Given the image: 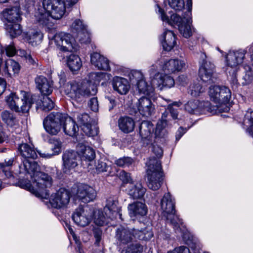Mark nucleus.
I'll return each mask as SVG.
<instances>
[{
  "instance_id": "obj_10",
  "label": "nucleus",
  "mask_w": 253,
  "mask_h": 253,
  "mask_svg": "<svg viewBox=\"0 0 253 253\" xmlns=\"http://www.w3.org/2000/svg\"><path fill=\"white\" fill-rule=\"evenodd\" d=\"M247 51L245 49H240L236 51H230L226 55V64L228 67L233 68L231 80L233 86L237 87L238 81L236 79V74L237 71V67L242 64L245 58Z\"/></svg>"
},
{
  "instance_id": "obj_35",
  "label": "nucleus",
  "mask_w": 253,
  "mask_h": 253,
  "mask_svg": "<svg viewBox=\"0 0 253 253\" xmlns=\"http://www.w3.org/2000/svg\"><path fill=\"white\" fill-rule=\"evenodd\" d=\"M20 7L16 6L4 9L2 15L3 17L9 22H14L21 20Z\"/></svg>"
},
{
  "instance_id": "obj_40",
  "label": "nucleus",
  "mask_w": 253,
  "mask_h": 253,
  "mask_svg": "<svg viewBox=\"0 0 253 253\" xmlns=\"http://www.w3.org/2000/svg\"><path fill=\"white\" fill-rule=\"evenodd\" d=\"M42 34L39 30H33L25 34L24 39L32 46L39 44L42 39Z\"/></svg>"
},
{
  "instance_id": "obj_48",
  "label": "nucleus",
  "mask_w": 253,
  "mask_h": 253,
  "mask_svg": "<svg viewBox=\"0 0 253 253\" xmlns=\"http://www.w3.org/2000/svg\"><path fill=\"white\" fill-rule=\"evenodd\" d=\"M13 162L14 159L10 158L5 160L3 163H0V171H2L7 177H10L12 175L10 169Z\"/></svg>"
},
{
  "instance_id": "obj_54",
  "label": "nucleus",
  "mask_w": 253,
  "mask_h": 253,
  "mask_svg": "<svg viewBox=\"0 0 253 253\" xmlns=\"http://www.w3.org/2000/svg\"><path fill=\"white\" fill-rule=\"evenodd\" d=\"M143 250V246L138 243H135L124 249L121 253H142Z\"/></svg>"
},
{
  "instance_id": "obj_45",
  "label": "nucleus",
  "mask_w": 253,
  "mask_h": 253,
  "mask_svg": "<svg viewBox=\"0 0 253 253\" xmlns=\"http://www.w3.org/2000/svg\"><path fill=\"white\" fill-rule=\"evenodd\" d=\"M191 22V17L189 16L185 19V22L178 27L180 34L185 38H188L192 35Z\"/></svg>"
},
{
  "instance_id": "obj_21",
  "label": "nucleus",
  "mask_w": 253,
  "mask_h": 253,
  "mask_svg": "<svg viewBox=\"0 0 253 253\" xmlns=\"http://www.w3.org/2000/svg\"><path fill=\"white\" fill-rule=\"evenodd\" d=\"M132 77L137 81L135 95L143 94L150 96L153 92V88L147 84L144 80L141 72L137 71H134L132 73Z\"/></svg>"
},
{
  "instance_id": "obj_60",
  "label": "nucleus",
  "mask_w": 253,
  "mask_h": 253,
  "mask_svg": "<svg viewBox=\"0 0 253 253\" xmlns=\"http://www.w3.org/2000/svg\"><path fill=\"white\" fill-rule=\"evenodd\" d=\"M119 176L124 183H132V179L130 174L124 170H122L119 174Z\"/></svg>"
},
{
  "instance_id": "obj_24",
  "label": "nucleus",
  "mask_w": 253,
  "mask_h": 253,
  "mask_svg": "<svg viewBox=\"0 0 253 253\" xmlns=\"http://www.w3.org/2000/svg\"><path fill=\"white\" fill-rule=\"evenodd\" d=\"M158 63L153 64L150 68L149 74L151 86L153 89L157 87L161 90L163 89V75L159 72L160 69L158 67Z\"/></svg>"
},
{
  "instance_id": "obj_63",
  "label": "nucleus",
  "mask_w": 253,
  "mask_h": 253,
  "mask_svg": "<svg viewBox=\"0 0 253 253\" xmlns=\"http://www.w3.org/2000/svg\"><path fill=\"white\" fill-rule=\"evenodd\" d=\"M245 75L244 76V79L247 83H251L253 80V71L252 70L250 67H246Z\"/></svg>"
},
{
  "instance_id": "obj_5",
  "label": "nucleus",
  "mask_w": 253,
  "mask_h": 253,
  "mask_svg": "<svg viewBox=\"0 0 253 253\" xmlns=\"http://www.w3.org/2000/svg\"><path fill=\"white\" fill-rule=\"evenodd\" d=\"M38 96L35 94L31 95L29 92L20 91L19 94L11 93L5 97V101L8 107L12 111L18 113H25L29 111L34 100Z\"/></svg>"
},
{
  "instance_id": "obj_20",
  "label": "nucleus",
  "mask_w": 253,
  "mask_h": 253,
  "mask_svg": "<svg viewBox=\"0 0 253 253\" xmlns=\"http://www.w3.org/2000/svg\"><path fill=\"white\" fill-rule=\"evenodd\" d=\"M92 211L88 208L79 207L72 214V219L74 222L79 226L84 227L90 222L91 214Z\"/></svg>"
},
{
  "instance_id": "obj_56",
  "label": "nucleus",
  "mask_w": 253,
  "mask_h": 253,
  "mask_svg": "<svg viewBox=\"0 0 253 253\" xmlns=\"http://www.w3.org/2000/svg\"><path fill=\"white\" fill-rule=\"evenodd\" d=\"M169 6L176 11H180L184 8V0H168Z\"/></svg>"
},
{
  "instance_id": "obj_33",
  "label": "nucleus",
  "mask_w": 253,
  "mask_h": 253,
  "mask_svg": "<svg viewBox=\"0 0 253 253\" xmlns=\"http://www.w3.org/2000/svg\"><path fill=\"white\" fill-rule=\"evenodd\" d=\"M104 211L108 217L112 219L119 212L120 208L118 206V201L110 198L107 200L106 206L103 209Z\"/></svg>"
},
{
  "instance_id": "obj_25",
  "label": "nucleus",
  "mask_w": 253,
  "mask_h": 253,
  "mask_svg": "<svg viewBox=\"0 0 253 253\" xmlns=\"http://www.w3.org/2000/svg\"><path fill=\"white\" fill-rule=\"evenodd\" d=\"M128 214L131 218L144 216L147 213V208L145 204L141 202H135L128 205Z\"/></svg>"
},
{
  "instance_id": "obj_31",
  "label": "nucleus",
  "mask_w": 253,
  "mask_h": 253,
  "mask_svg": "<svg viewBox=\"0 0 253 253\" xmlns=\"http://www.w3.org/2000/svg\"><path fill=\"white\" fill-rule=\"evenodd\" d=\"M90 60L91 64L99 70H110L109 60L97 52L91 54Z\"/></svg>"
},
{
  "instance_id": "obj_17",
  "label": "nucleus",
  "mask_w": 253,
  "mask_h": 253,
  "mask_svg": "<svg viewBox=\"0 0 253 253\" xmlns=\"http://www.w3.org/2000/svg\"><path fill=\"white\" fill-rule=\"evenodd\" d=\"M156 63L159 64L158 67L167 74L180 71L185 66L184 61L177 59H171L168 61L162 59Z\"/></svg>"
},
{
  "instance_id": "obj_38",
  "label": "nucleus",
  "mask_w": 253,
  "mask_h": 253,
  "mask_svg": "<svg viewBox=\"0 0 253 253\" xmlns=\"http://www.w3.org/2000/svg\"><path fill=\"white\" fill-rule=\"evenodd\" d=\"M36 95L37 96V95ZM37 96V99L34 100V103H36L37 109H41L46 112L52 110L54 108V103L50 98L47 96H44L42 99H40V97L38 95Z\"/></svg>"
},
{
  "instance_id": "obj_52",
  "label": "nucleus",
  "mask_w": 253,
  "mask_h": 253,
  "mask_svg": "<svg viewBox=\"0 0 253 253\" xmlns=\"http://www.w3.org/2000/svg\"><path fill=\"white\" fill-rule=\"evenodd\" d=\"M2 120L9 126H13L15 124L16 118L12 113L9 111H4L1 113Z\"/></svg>"
},
{
  "instance_id": "obj_47",
  "label": "nucleus",
  "mask_w": 253,
  "mask_h": 253,
  "mask_svg": "<svg viewBox=\"0 0 253 253\" xmlns=\"http://www.w3.org/2000/svg\"><path fill=\"white\" fill-rule=\"evenodd\" d=\"M243 125L248 133L253 135V111L249 109L245 115Z\"/></svg>"
},
{
  "instance_id": "obj_23",
  "label": "nucleus",
  "mask_w": 253,
  "mask_h": 253,
  "mask_svg": "<svg viewBox=\"0 0 253 253\" xmlns=\"http://www.w3.org/2000/svg\"><path fill=\"white\" fill-rule=\"evenodd\" d=\"M18 150L20 155L24 158L21 164H23L25 161H34L32 159L35 160L38 157L37 151L32 144L22 143L19 144Z\"/></svg>"
},
{
  "instance_id": "obj_50",
  "label": "nucleus",
  "mask_w": 253,
  "mask_h": 253,
  "mask_svg": "<svg viewBox=\"0 0 253 253\" xmlns=\"http://www.w3.org/2000/svg\"><path fill=\"white\" fill-rule=\"evenodd\" d=\"M6 30L12 38L16 37L22 33L20 25L17 23L8 24L6 26Z\"/></svg>"
},
{
  "instance_id": "obj_55",
  "label": "nucleus",
  "mask_w": 253,
  "mask_h": 253,
  "mask_svg": "<svg viewBox=\"0 0 253 253\" xmlns=\"http://www.w3.org/2000/svg\"><path fill=\"white\" fill-rule=\"evenodd\" d=\"M134 162L133 160L129 157H124L116 160L115 164L118 167L122 168L128 167Z\"/></svg>"
},
{
  "instance_id": "obj_19",
  "label": "nucleus",
  "mask_w": 253,
  "mask_h": 253,
  "mask_svg": "<svg viewBox=\"0 0 253 253\" xmlns=\"http://www.w3.org/2000/svg\"><path fill=\"white\" fill-rule=\"evenodd\" d=\"M62 170L65 173H69L78 166L79 156L77 152L73 150L64 152L62 155Z\"/></svg>"
},
{
  "instance_id": "obj_12",
  "label": "nucleus",
  "mask_w": 253,
  "mask_h": 253,
  "mask_svg": "<svg viewBox=\"0 0 253 253\" xmlns=\"http://www.w3.org/2000/svg\"><path fill=\"white\" fill-rule=\"evenodd\" d=\"M199 64V76L201 80L208 84L214 83L216 80L213 75L214 65L207 61L205 53H200Z\"/></svg>"
},
{
  "instance_id": "obj_1",
  "label": "nucleus",
  "mask_w": 253,
  "mask_h": 253,
  "mask_svg": "<svg viewBox=\"0 0 253 253\" xmlns=\"http://www.w3.org/2000/svg\"><path fill=\"white\" fill-rule=\"evenodd\" d=\"M19 173L30 176L32 184L26 181L20 182V186L34 194L37 197L46 199L49 196L48 189L52 185L53 180L48 174L42 172L35 161H25L19 166Z\"/></svg>"
},
{
  "instance_id": "obj_37",
  "label": "nucleus",
  "mask_w": 253,
  "mask_h": 253,
  "mask_svg": "<svg viewBox=\"0 0 253 253\" xmlns=\"http://www.w3.org/2000/svg\"><path fill=\"white\" fill-rule=\"evenodd\" d=\"M65 121H64L62 129L65 133L69 136H74L78 131L79 128L76 121L65 115Z\"/></svg>"
},
{
  "instance_id": "obj_39",
  "label": "nucleus",
  "mask_w": 253,
  "mask_h": 253,
  "mask_svg": "<svg viewBox=\"0 0 253 253\" xmlns=\"http://www.w3.org/2000/svg\"><path fill=\"white\" fill-rule=\"evenodd\" d=\"M118 123L120 129L125 133L130 132L134 128V121L130 117H122L119 120Z\"/></svg>"
},
{
  "instance_id": "obj_3",
  "label": "nucleus",
  "mask_w": 253,
  "mask_h": 253,
  "mask_svg": "<svg viewBox=\"0 0 253 253\" xmlns=\"http://www.w3.org/2000/svg\"><path fill=\"white\" fill-rule=\"evenodd\" d=\"M43 6L46 11L37 12L35 16L41 24L51 29L56 20L61 19L65 13L64 0H43Z\"/></svg>"
},
{
  "instance_id": "obj_51",
  "label": "nucleus",
  "mask_w": 253,
  "mask_h": 253,
  "mask_svg": "<svg viewBox=\"0 0 253 253\" xmlns=\"http://www.w3.org/2000/svg\"><path fill=\"white\" fill-rule=\"evenodd\" d=\"M205 89L198 82H194L190 84L188 89V92L192 96L196 97L204 91Z\"/></svg>"
},
{
  "instance_id": "obj_16",
  "label": "nucleus",
  "mask_w": 253,
  "mask_h": 253,
  "mask_svg": "<svg viewBox=\"0 0 253 253\" xmlns=\"http://www.w3.org/2000/svg\"><path fill=\"white\" fill-rule=\"evenodd\" d=\"M72 193L77 199L85 203L92 201L96 196V191L92 187L83 184L79 185Z\"/></svg>"
},
{
  "instance_id": "obj_42",
  "label": "nucleus",
  "mask_w": 253,
  "mask_h": 253,
  "mask_svg": "<svg viewBox=\"0 0 253 253\" xmlns=\"http://www.w3.org/2000/svg\"><path fill=\"white\" fill-rule=\"evenodd\" d=\"M67 65L72 71H78L82 66V62L80 57L75 54H71L68 57Z\"/></svg>"
},
{
  "instance_id": "obj_59",
  "label": "nucleus",
  "mask_w": 253,
  "mask_h": 253,
  "mask_svg": "<svg viewBox=\"0 0 253 253\" xmlns=\"http://www.w3.org/2000/svg\"><path fill=\"white\" fill-rule=\"evenodd\" d=\"M108 167V166L105 162L101 160H98L95 165V169L98 172L107 171Z\"/></svg>"
},
{
  "instance_id": "obj_2",
  "label": "nucleus",
  "mask_w": 253,
  "mask_h": 253,
  "mask_svg": "<svg viewBox=\"0 0 253 253\" xmlns=\"http://www.w3.org/2000/svg\"><path fill=\"white\" fill-rule=\"evenodd\" d=\"M104 77V74L102 72L91 73L88 75L87 80L81 83L72 81L67 83L64 86V92L72 100L73 104L75 102L82 104L87 98L96 93V84Z\"/></svg>"
},
{
  "instance_id": "obj_28",
  "label": "nucleus",
  "mask_w": 253,
  "mask_h": 253,
  "mask_svg": "<svg viewBox=\"0 0 253 253\" xmlns=\"http://www.w3.org/2000/svg\"><path fill=\"white\" fill-rule=\"evenodd\" d=\"M112 85L114 90L121 95L126 94L130 88L127 80L119 77H115L113 79Z\"/></svg>"
},
{
  "instance_id": "obj_22",
  "label": "nucleus",
  "mask_w": 253,
  "mask_h": 253,
  "mask_svg": "<svg viewBox=\"0 0 253 253\" xmlns=\"http://www.w3.org/2000/svg\"><path fill=\"white\" fill-rule=\"evenodd\" d=\"M138 111L143 116L149 117L152 115L155 110V106L150 99L147 97L140 98L136 103Z\"/></svg>"
},
{
  "instance_id": "obj_41",
  "label": "nucleus",
  "mask_w": 253,
  "mask_h": 253,
  "mask_svg": "<svg viewBox=\"0 0 253 253\" xmlns=\"http://www.w3.org/2000/svg\"><path fill=\"white\" fill-rule=\"evenodd\" d=\"M92 213L93 222L98 226H101L107 224L110 219L112 220L111 217H108L107 215L105 214L104 210H96L92 211Z\"/></svg>"
},
{
  "instance_id": "obj_18",
  "label": "nucleus",
  "mask_w": 253,
  "mask_h": 253,
  "mask_svg": "<svg viewBox=\"0 0 253 253\" xmlns=\"http://www.w3.org/2000/svg\"><path fill=\"white\" fill-rule=\"evenodd\" d=\"M154 126L149 121H143L139 126V134L141 137L143 145L148 146L153 143L155 139V133L154 134Z\"/></svg>"
},
{
  "instance_id": "obj_43",
  "label": "nucleus",
  "mask_w": 253,
  "mask_h": 253,
  "mask_svg": "<svg viewBox=\"0 0 253 253\" xmlns=\"http://www.w3.org/2000/svg\"><path fill=\"white\" fill-rule=\"evenodd\" d=\"M81 126L83 131L88 136L93 137L98 134V127L94 121L87 122Z\"/></svg>"
},
{
  "instance_id": "obj_15",
  "label": "nucleus",
  "mask_w": 253,
  "mask_h": 253,
  "mask_svg": "<svg viewBox=\"0 0 253 253\" xmlns=\"http://www.w3.org/2000/svg\"><path fill=\"white\" fill-rule=\"evenodd\" d=\"M71 32L82 43L90 42V35L87 25L80 19H75L70 26Z\"/></svg>"
},
{
  "instance_id": "obj_27",
  "label": "nucleus",
  "mask_w": 253,
  "mask_h": 253,
  "mask_svg": "<svg viewBox=\"0 0 253 253\" xmlns=\"http://www.w3.org/2000/svg\"><path fill=\"white\" fill-rule=\"evenodd\" d=\"M146 191V189L139 182L135 183H129L126 189V192L128 195L133 200L142 199Z\"/></svg>"
},
{
  "instance_id": "obj_44",
  "label": "nucleus",
  "mask_w": 253,
  "mask_h": 253,
  "mask_svg": "<svg viewBox=\"0 0 253 253\" xmlns=\"http://www.w3.org/2000/svg\"><path fill=\"white\" fill-rule=\"evenodd\" d=\"M20 69L19 63L11 59H8L5 61L4 71L8 75H11L18 74Z\"/></svg>"
},
{
  "instance_id": "obj_11",
  "label": "nucleus",
  "mask_w": 253,
  "mask_h": 253,
  "mask_svg": "<svg viewBox=\"0 0 253 253\" xmlns=\"http://www.w3.org/2000/svg\"><path fill=\"white\" fill-rule=\"evenodd\" d=\"M58 49L64 52H72L78 49L76 41L70 34L61 32L56 34L52 38Z\"/></svg>"
},
{
  "instance_id": "obj_62",
  "label": "nucleus",
  "mask_w": 253,
  "mask_h": 253,
  "mask_svg": "<svg viewBox=\"0 0 253 253\" xmlns=\"http://www.w3.org/2000/svg\"><path fill=\"white\" fill-rule=\"evenodd\" d=\"M88 106L94 112L98 111L99 105L97 97H92L89 100Z\"/></svg>"
},
{
  "instance_id": "obj_34",
  "label": "nucleus",
  "mask_w": 253,
  "mask_h": 253,
  "mask_svg": "<svg viewBox=\"0 0 253 253\" xmlns=\"http://www.w3.org/2000/svg\"><path fill=\"white\" fill-rule=\"evenodd\" d=\"M209 104V102H200L198 100H191L185 105V109L190 114L198 113L204 111L205 107Z\"/></svg>"
},
{
  "instance_id": "obj_26",
  "label": "nucleus",
  "mask_w": 253,
  "mask_h": 253,
  "mask_svg": "<svg viewBox=\"0 0 253 253\" xmlns=\"http://www.w3.org/2000/svg\"><path fill=\"white\" fill-rule=\"evenodd\" d=\"M76 149L78 156L82 161L91 162L95 157V153L93 149L84 143H79Z\"/></svg>"
},
{
  "instance_id": "obj_53",
  "label": "nucleus",
  "mask_w": 253,
  "mask_h": 253,
  "mask_svg": "<svg viewBox=\"0 0 253 253\" xmlns=\"http://www.w3.org/2000/svg\"><path fill=\"white\" fill-rule=\"evenodd\" d=\"M74 119L81 126L90 122V118L88 114L86 113H81L74 112L73 115Z\"/></svg>"
},
{
  "instance_id": "obj_64",
  "label": "nucleus",
  "mask_w": 253,
  "mask_h": 253,
  "mask_svg": "<svg viewBox=\"0 0 253 253\" xmlns=\"http://www.w3.org/2000/svg\"><path fill=\"white\" fill-rule=\"evenodd\" d=\"M3 49L5 56L11 57L13 56L16 53L15 48L12 45L6 46Z\"/></svg>"
},
{
  "instance_id": "obj_8",
  "label": "nucleus",
  "mask_w": 253,
  "mask_h": 253,
  "mask_svg": "<svg viewBox=\"0 0 253 253\" xmlns=\"http://www.w3.org/2000/svg\"><path fill=\"white\" fill-rule=\"evenodd\" d=\"M181 104V102L176 101L168 106L166 111L162 114L161 120L157 123L156 128V135H159L160 136L166 135L167 133L166 128L172 125V121L170 117L173 120L177 119L178 108Z\"/></svg>"
},
{
  "instance_id": "obj_61",
  "label": "nucleus",
  "mask_w": 253,
  "mask_h": 253,
  "mask_svg": "<svg viewBox=\"0 0 253 253\" xmlns=\"http://www.w3.org/2000/svg\"><path fill=\"white\" fill-rule=\"evenodd\" d=\"M69 230L70 231V233L71 234V235L73 236V238L74 240H75L76 244H77V247H76V250L77 252H79V253H83L82 249L81 248V243L79 240L78 239L77 236L75 234V233L73 231V230L71 228V227H68Z\"/></svg>"
},
{
  "instance_id": "obj_46",
  "label": "nucleus",
  "mask_w": 253,
  "mask_h": 253,
  "mask_svg": "<svg viewBox=\"0 0 253 253\" xmlns=\"http://www.w3.org/2000/svg\"><path fill=\"white\" fill-rule=\"evenodd\" d=\"M62 143L58 139L53 140V147L52 149V153H42L41 151H37L40 156L43 158L48 159L51 158L53 156L58 155L61 152Z\"/></svg>"
},
{
  "instance_id": "obj_49",
  "label": "nucleus",
  "mask_w": 253,
  "mask_h": 253,
  "mask_svg": "<svg viewBox=\"0 0 253 253\" xmlns=\"http://www.w3.org/2000/svg\"><path fill=\"white\" fill-rule=\"evenodd\" d=\"M155 133V139L153 140L152 144H149L152 146V151L153 153L158 157H161L163 154V150L161 147L157 145V143L162 141L161 139L163 138L166 135L164 136H160L159 135H156Z\"/></svg>"
},
{
  "instance_id": "obj_57",
  "label": "nucleus",
  "mask_w": 253,
  "mask_h": 253,
  "mask_svg": "<svg viewBox=\"0 0 253 253\" xmlns=\"http://www.w3.org/2000/svg\"><path fill=\"white\" fill-rule=\"evenodd\" d=\"M18 53L21 57H24L29 63L34 64L35 63L34 59L32 58V55L29 51L23 49H19L18 50Z\"/></svg>"
},
{
  "instance_id": "obj_32",
  "label": "nucleus",
  "mask_w": 253,
  "mask_h": 253,
  "mask_svg": "<svg viewBox=\"0 0 253 253\" xmlns=\"http://www.w3.org/2000/svg\"><path fill=\"white\" fill-rule=\"evenodd\" d=\"M35 83L37 88L43 95L46 96L52 93V86L45 77L42 76L36 77Z\"/></svg>"
},
{
  "instance_id": "obj_7",
  "label": "nucleus",
  "mask_w": 253,
  "mask_h": 253,
  "mask_svg": "<svg viewBox=\"0 0 253 253\" xmlns=\"http://www.w3.org/2000/svg\"><path fill=\"white\" fill-rule=\"evenodd\" d=\"M148 186L153 190L161 187L163 181L162 167L160 161L155 158H151L146 163Z\"/></svg>"
},
{
  "instance_id": "obj_29",
  "label": "nucleus",
  "mask_w": 253,
  "mask_h": 253,
  "mask_svg": "<svg viewBox=\"0 0 253 253\" xmlns=\"http://www.w3.org/2000/svg\"><path fill=\"white\" fill-rule=\"evenodd\" d=\"M159 11L161 14V19L163 21H167L171 26L174 27L177 26L178 28L185 22V19L186 18L189 16L191 17V16L188 15L187 13H185L184 15L183 16V18L178 16L176 14H173L171 15L169 20L168 17L166 15L164 10L160 7H159Z\"/></svg>"
},
{
  "instance_id": "obj_30",
  "label": "nucleus",
  "mask_w": 253,
  "mask_h": 253,
  "mask_svg": "<svg viewBox=\"0 0 253 253\" xmlns=\"http://www.w3.org/2000/svg\"><path fill=\"white\" fill-rule=\"evenodd\" d=\"M186 244L189 247L181 246L178 248L179 253H201L200 245L198 241L192 236L188 237L185 241ZM204 253H209L204 252Z\"/></svg>"
},
{
  "instance_id": "obj_9",
  "label": "nucleus",
  "mask_w": 253,
  "mask_h": 253,
  "mask_svg": "<svg viewBox=\"0 0 253 253\" xmlns=\"http://www.w3.org/2000/svg\"><path fill=\"white\" fill-rule=\"evenodd\" d=\"M65 114L60 112L50 113L43 121V125L47 133L51 135H57L62 129Z\"/></svg>"
},
{
  "instance_id": "obj_14",
  "label": "nucleus",
  "mask_w": 253,
  "mask_h": 253,
  "mask_svg": "<svg viewBox=\"0 0 253 253\" xmlns=\"http://www.w3.org/2000/svg\"><path fill=\"white\" fill-rule=\"evenodd\" d=\"M70 193L65 188H60L51 195L49 202L51 206L57 209L66 208L70 202Z\"/></svg>"
},
{
  "instance_id": "obj_13",
  "label": "nucleus",
  "mask_w": 253,
  "mask_h": 253,
  "mask_svg": "<svg viewBox=\"0 0 253 253\" xmlns=\"http://www.w3.org/2000/svg\"><path fill=\"white\" fill-rule=\"evenodd\" d=\"M144 234L145 230H136L121 227L117 230L116 238L119 241L120 244H126L130 242L133 238L139 239H144V237L143 236Z\"/></svg>"
},
{
  "instance_id": "obj_58",
  "label": "nucleus",
  "mask_w": 253,
  "mask_h": 253,
  "mask_svg": "<svg viewBox=\"0 0 253 253\" xmlns=\"http://www.w3.org/2000/svg\"><path fill=\"white\" fill-rule=\"evenodd\" d=\"M163 88H170L174 86L175 83L174 79L168 75L163 76Z\"/></svg>"
},
{
  "instance_id": "obj_36",
  "label": "nucleus",
  "mask_w": 253,
  "mask_h": 253,
  "mask_svg": "<svg viewBox=\"0 0 253 253\" xmlns=\"http://www.w3.org/2000/svg\"><path fill=\"white\" fill-rule=\"evenodd\" d=\"M162 46L165 50L170 51L176 44L175 36L173 32L169 30L165 31L162 36Z\"/></svg>"
},
{
  "instance_id": "obj_4",
  "label": "nucleus",
  "mask_w": 253,
  "mask_h": 253,
  "mask_svg": "<svg viewBox=\"0 0 253 253\" xmlns=\"http://www.w3.org/2000/svg\"><path fill=\"white\" fill-rule=\"evenodd\" d=\"M161 208L164 216L167 218L168 223L173 226L177 233H179L184 239H186L185 229L182 220L175 214V201L169 193H166L161 201Z\"/></svg>"
},
{
  "instance_id": "obj_6",
  "label": "nucleus",
  "mask_w": 253,
  "mask_h": 253,
  "mask_svg": "<svg viewBox=\"0 0 253 253\" xmlns=\"http://www.w3.org/2000/svg\"><path fill=\"white\" fill-rule=\"evenodd\" d=\"M209 95L211 100L216 104L219 112H227L229 108L227 104L231 97L230 90L224 86L211 85L209 87Z\"/></svg>"
}]
</instances>
